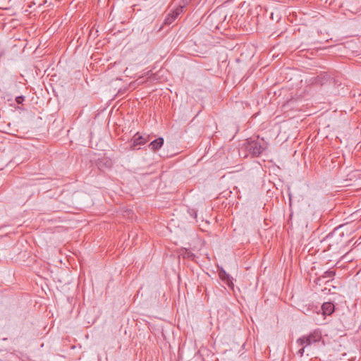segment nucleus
Masks as SVG:
<instances>
[{
  "mask_svg": "<svg viewBox=\"0 0 361 361\" xmlns=\"http://www.w3.org/2000/svg\"><path fill=\"white\" fill-rule=\"evenodd\" d=\"M184 6H178L171 13H168L166 16L164 24L169 25L178 18V16L183 12Z\"/></svg>",
  "mask_w": 361,
  "mask_h": 361,
  "instance_id": "obj_4",
  "label": "nucleus"
},
{
  "mask_svg": "<svg viewBox=\"0 0 361 361\" xmlns=\"http://www.w3.org/2000/svg\"><path fill=\"white\" fill-rule=\"evenodd\" d=\"M24 97L23 96H19V97H17L16 98V102H17V104H22L23 102L24 101Z\"/></svg>",
  "mask_w": 361,
  "mask_h": 361,
  "instance_id": "obj_11",
  "label": "nucleus"
},
{
  "mask_svg": "<svg viewBox=\"0 0 361 361\" xmlns=\"http://www.w3.org/2000/svg\"><path fill=\"white\" fill-rule=\"evenodd\" d=\"M322 339V334L319 331H314L307 336H304L297 340V343L299 345H305V346L310 345L313 343L319 342Z\"/></svg>",
  "mask_w": 361,
  "mask_h": 361,
  "instance_id": "obj_3",
  "label": "nucleus"
},
{
  "mask_svg": "<svg viewBox=\"0 0 361 361\" xmlns=\"http://www.w3.org/2000/svg\"><path fill=\"white\" fill-rule=\"evenodd\" d=\"M164 144V138L159 137L150 142L149 147L153 151L160 149Z\"/></svg>",
  "mask_w": 361,
  "mask_h": 361,
  "instance_id": "obj_5",
  "label": "nucleus"
},
{
  "mask_svg": "<svg viewBox=\"0 0 361 361\" xmlns=\"http://www.w3.org/2000/svg\"><path fill=\"white\" fill-rule=\"evenodd\" d=\"M321 243L324 250L331 252L332 254H343L346 251L344 232L339 228H336L329 233Z\"/></svg>",
  "mask_w": 361,
  "mask_h": 361,
  "instance_id": "obj_1",
  "label": "nucleus"
},
{
  "mask_svg": "<svg viewBox=\"0 0 361 361\" xmlns=\"http://www.w3.org/2000/svg\"><path fill=\"white\" fill-rule=\"evenodd\" d=\"M302 347L298 351V354L302 357L305 352V348L306 347L305 345H302Z\"/></svg>",
  "mask_w": 361,
  "mask_h": 361,
  "instance_id": "obj_12",
  "label": "nucleus"
},
{
  "mask_svg": "<svg viewBox=\"0 0 361 361\" xmlns=\"http://www.w3.org/2000/svg\"><path fill=\"white\" fill-rule=\"evenodd\" d=\"M219 276L222 281H226L227 283V285L228 286L231 287L232 286H233V283L232 282V278H231L230 276L224 269H221L220 271Z\"/></svg>",
  "mask_w": 361,
  "mask_h": 361,
  "instance_id": "obj_6",
  "label": "nucleus"
},
{
  "mask_svg": "<svg viewBox=\"0 0 361 361\" xmlns=\"http://www.w3.org/2000/svg\"><path fill=\"white\" fill-rule=\"evenodd\" d=\"M324 314H331L334 310V305L331 302H324L322 306Z\"/></svg>",
  "mask_w": 361,
  "mask_h": 361,
  "instance_id": "obj_8",
  "label": "nucleus"
},
{
  "mask_svg": "<svg viewBox=\"0 0 361 361\" xmlns=\"http://www.w3.org/2000/svg\"><path fill=\"white\" fill-rule=\"evenodd\" d=\"M246 149L254 157H259L265 150L267 146L263 140H247L245 143Z\"/></svg>",
  "mask_w": 361,
  "mask_h": 361,
  "instance_id": "obj_2",
  "label": "nucleus"
},
{
  "mask_svg": "<svg viewBox=\"0 0 361 361\" xmlns=\"http://www.w3.org/2000/svg\"><path fill=\"white\" fill-rule=\"evenodd\" d=\"M180 255L184 259H189L192 261L195 260V255L186 248L182 250Z\"/></svg>",
  "mask_w": 361,
  "mask_h": 361,
  "instance_id": "obj_9",
  "label": "nucleus"
},
{
  "mask_svg": "<svg viewBox=\"0 0 361 361\" xmlns=\"http://www.w3.org/2000/svg\"><path fill=\"white\" fill-rule=\"evenodd\" d=\"M335 275V272L334 271H325L323 277L324 278H331Z\"/></svg>",
  "mask_w": 361,
  "mask_h": 361,
  "instance_id": "obj_10",
  "label": "nucleus"
},
{
  "mask_svg": "<svg viewBox=\"0 0 361 361\" xmlns=\"http://www.w3.org/2000/svg\"><path fill=\"white\" fill-rule=\"evenodd\" d=\"M147 142V139L146 137H144L141 135H139L138 137H135L134 140H133V142L130 147V148L132 149H134L135 147L137 146V145H144L145 144L146 142Z\"/></svg>",
  "mask_w": 361,
  "mask_h": 361,
  "instance_id": "obj_7",
  "label": "nucleus"
}]
</instances>
